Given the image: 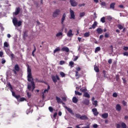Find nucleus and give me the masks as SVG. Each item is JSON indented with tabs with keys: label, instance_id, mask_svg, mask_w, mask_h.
<instances>
[{
	"label": "nucleus",
	"instance_id": "40",
	"mask_svg": "<svg viewBox=\"0 0 128 128\" xmlns=\"http://www.w3.org/2000/svg\"><path fill=\"white\" fill-rule=\"evenodd\" d=\"M86 13L84 12H80V18H82V16H84Z\"/></svg>",
	"mask_w": 128,
	"mask_h": 128
},
{
	"label": "nucleus",
	"instance_id": "49",
	"mask_svg": "<svg viewBox=\"0 0 128 128\" xmlns=\"http://www.w3.org/2000/svg\"><path fill=\"white\" fill-rule=\"evenodd\" d=\"M48 110H49L50 112H54V108L52 106H50L48 108Z\"/></svg>",
	"mask_w": 128,
	"mask_h": 128
},
{
	"label": "nucleus",
	"instance_id": "30",
	"mask_svg": "<svg viewBox=\"0 0 128 128\" xmlns=\"http://www.w3.org/2000/svg\"><path fill=\"white\" fill-rule=\"evenodd\" d=\"M52 80L54 82V84H56V82H58V80H56V76H52Z\"/></svg>",
	"mask_w": 128,
	"mask_h": 128
},
{
	"label": "nucleus",
	"instance_id": "21",
	"mask_svg": "<svg viewBox=\"0 0 128 128\" xmlns=\"http://www.w3.org/2000/svg\"><path fill=\"white\" fill-rule=\"evenodd\" d=\"M75 76H76V80H78V78H80V76H80V74H78V71H76Z\"/></svg>",
	"mask_w": 128,
	"mask_h": 128
},
{
	"label": "nucleus",
	"instance_id": "25",
	"mask_svg": "<svg viewBox=\"0 0 128 128\" xmlns=\"http://www.w3.org/2000/svg\"><path fill=\"white\" fill-rule=\"evenodd\" d=\"M83 96H84V98H90V94H88L87 92H84Z\"/></svg>",
	"mask_w": 128,
	"mask_h": 128
},
{
	"label": "nucleus",
	"instance_id": "62",
	"mask_svg": "<svg viewBox=\"0 0 128 128\" xmlns=\"http://www.w3.org/2000/svg\"><path fill=\"white\" fill-rule=\"evenodd\" d=\"M124 56H128V52H124L123 53Z\"/></svg>",
	"mask_w": 128,
	"mask_h": 128
},
{
	"label": "nucleus",
	"instance_id": "2",
	"mask_svg": "<svg viewBox=\"0 0 128 128\" xmlns=\"http://www.w3.org/2000/svg\"><path fill=\"white\" fill-rule=\"evenodd\" d=\"M12 22H13V24L14 26H16H16H22V21L21 20H18V19L16 18H12Z\"/></svg>",
	"mask_w": 128,
	"mask_h": 128
},
{
	"label": "nucleus",
	"instance_id": "46",
	"mask_svg": "<svg viewBox=\"0 0 128 128\" xmlns=\"http://www.w3.org/2000/svg\"><path fill=\"white\" fill-rule=\"evenodd\" d=\"M75 94L76 96H82V94L78 91H75Z\"/></svg>",
	"mask_w": 128,
	"mask_h": 128
},
{
	"label": "nucleus",
	"instance_id": "48",
	"mask_svg": "<svg viewBox=\"0 0 128 128\" xmlns=\"http://www.w3.org/2000/svg\"><path fill=\"white\" fill-rule=\"evenodd\" d=\"M66 64V62L64 60H60V66H62V64Z\"/></svg>",
	"mask_w": 128,
	"mask_h": 128
},
{
	"label": "nucleus",
	"instance_id": "61",
	"mask_svg": "<svg viewBox=\"0 0 128 128\" xmlns=\"http://www.w3.org/2000/svg\"><path fill=\"white\" fill-rule=\"evenodd\" d=\"M124 50H128V46H124L123 48Z\"/></svg>",
	"mask_w": 128,
	"mask_h": 128
},
{
	"label": "nucleus",
	"instance_id": "24",
	"mask_svg": "<svg viewBox=\"0 0 128 128\" xmlns=\"http://www.w3.org/2000/svg\"><path fill=\"white\" fill-rule=\"evenodd\" d=\"M72 102H74V104H76V102H78V98H76V97L74 96L72 98Z\"/></svg>",
	"mask_w": 128,
	"mask_h": 128
},
{
	"label": "nucleus",
	"instance_id": "56",
	"mask_svg": "<svg viewBox=\"0 0 128 128\" xmlns=\"http://www.w3.org/2000/svg\"><path fill=\"white\" fill-rule=\"evenodd\" d=\"M36 88V86L34 84V82H32V90H34Z\"/></svg>",
	"mask_w": 128,
	"mask_h": 128
},
{
	"label": "nucleus",
	"instance_id": "42",
	"mask_svg": "<svg viewBox=\"0 0 128 128\" xmlns=\"http://www.w3.org/2000/svg\"><path fill=\"white\" fill-rule=\"evenodd\" d=\"M104 37H105L106 38H110V33H108V32L105 33V34H104Z\"/></svg>",
	"mask_w": 128,
	"mask_h": 128
},
{
	"label": "nucleus",
	"instance_id": "17",
	"mask_svg": "<svg viewBox=\"0 0 128 128\" xmlns=\"http://www.w3.org/2000/svg\"><path fill=\"white\" fill-rule=\"evenodd\" d=\"M82 120H88V116L86 115H82L81 116L80 119Z\"/></svg>",
	"mask_w": 128,
	"mask_h": 128
},
{
	"label": "nucleus",
	"instance_id": "26",
	"mask_svg": "<svg viewBox=\"0 0 128 128\" xmlns=\"http://www.w3.org/2000/svg\"><path fill=\"white\" fill-rule=\"evenodd\" d=\"M9 88H10V91L11 92H14V88H12V84H10V82L8 83V84Z\"/></svg>",
	"mask_w": 128,
	"mask_h": 128
},
{
	"label": "nucleus",
	"instance_id": "4",
	"mask_svg": "<svg viewBox=\"0 0 128 128\" xmlns=\"http://www.w3.org/2000/svg\"><path fill=\"white\" fill-rule=\"evenodd\" d=\"M60 9H56L53 12V18H56L58 16H60Z\"/></svg>",
	"mask_w": 128,
	"mask_h": 128
},
{
	"label": "nucleus",
	"instance_id": "35",
	"mask_svg": "<svg viewBox=\"0 0 128 128\" xmlns=\"http://www.w3.org/2000/svg\"><path fill=\"white\" fill-rule=\"evenodd\" d=\"M69 64H70V68H74V62L70 61V62H69Z\"/></svg>",
	"mask_w": 128,
	"mask_h": 128
},
{
	"label": "nucleus",
	"instance_id": "23",
	"mask_svg": "<svg viewBox=\"0 0 128 128\" xmlns=\"http://www.w3.org/2000/svg\"><path fill=\"white\" fill-rule=\"evenodd\" d=\"M102 116L103 118H108V114L104 113L102 114Z\"/></svg>",
	"mask_w": 128,
	"mask_h": 128
},
{
	"label": "nucleus",
	"instance_id": "7",
	"mask_svg": "<svg viewBox=\"0 0 128 128\" xmlns=\"http://www.w3.org/2000/svg\"><path fill=\"white\" fill-rule=\"evenodd\" d=\"M50 88V85H48V88L47 89H45L44 90V92L42 93V100L44 99V94H46V92H48V90Z\"/></svg>",
	"mask_w": 128,
	"mask_h": 128
},
{
	"label": "nucleus",
	"instance_id": "5",
	"mask_svg": "<svg viewBox=\"0 0 128 128\" xmlns=\"http://www.w3.org/2000/svg\"><path fill=\"white\" fill-rule=\"evenodd\" d=\"M6 53L9 56H11L12 60H14V54H12V52L10 49L6 50Z\"/></svg>",
	"mask_w": 128,
	"mask_h": 128
},
{
	"label": "nucleus",
	"instance_id": "27",
	"mask_svg": "<svg viewBox=\"0 0 128 128\" xmlns=\"http://www.w3.org/2000/svg\"><path fill=\"white\" fill-rule=\"evenodd\" d=\"M28 30H26L24 32L23 38H26L28 37Z\"/></svg>",
	"mask_w": 128,
	"mask_h": 128
},
{
	"label": "nucleus",
	"instance_id": "44",
	"mask_svg": "<svg viewBox=\"0 0 128 128\" xmlns=\"http://www.w3.org/2000/svg\"><path fill=\"white\" fill-rule=\"evenodd\" d=\"M100 20L102 22L104 23L106 22V18L104 17H102L101 18Z\"/></svg>",
	"mask_w": 128,
	"mask_h": 128
},
{
	"label": "nucleus",
	"instance_id": "55",
	"mask_svg": "<svg viewBox=\"0 0 128 128\" xmlns=\"http://www.w3.org/2000/svg\"><path fill=\"white\" fill-rule=\"evenodd\" d=\"M86 6V4L84 3L78 4L79 8H82V6Z\"/></svg>",
	"mask_w": 128,
	"mask_h": 128
},
{
	"label": "nucleus",
	"instance_id": "33",
	"mask_svg": "<svg viewBox=\"0 0 128 128\" xmlns=\"http://www.w3.org/2000/svg\"><path fill=\"white\" fill-rule=\"evenodd\" d=\"M90 36V32H86L84 34V38H88Z\"/></svg>",
	"mask_w": 128,
	"mask_h": 128
},
{
	"label": "nucleus",
	"instance_id": "29",
	"mask_svg": "<svg viewBox=\"0 0 128 128\" xmlns=\"http://www.w3.org/2000/svg\"><path fill=\"white\" fill-rule=\"evenodd\" d=\"M60 47H57L54 51V54H56V52H60Z\"/></svg>",
	"mask_w": 128,
	"mask_h": 128
},
{
	"label": "nucleus",
	"instance_id": "20",
	"mask_svg": "<svg viewBox=\"0 0 128 128\" xmlns=\"http://www.w3.org/2000/svg\"><path fill=\"white\" fill-rule=\"evenodd\" d=\"M104 76L105 78H108V72L106 71V70H103Z\"/></svg>",
	"mask_w": 128,
	"mask_h": 128
},
{
	"label": "nucleus",
	"instance_id": "18",
	"mask_svg": "<svg viewBox=\"0 0 128 128\" xmlns=\"http://www.w3.org/2000/svg\"><path fill=\"white\" fill-rule=\"evenodd\" d=\"M116 6V3L115 2H112L110 4V8L111 10H114V6Z\"/></svg>",
	"mask_w": 128,
	"mask_h": 128
},
{
	"label": "nucleus",
	"instance_id": "28",
	"mask_svg": "<svg viewBox=\"0 0 128 128\" xmlns=\"http://www.w3.org/2000/svg\"><path fill=\"white\" fill-rule=\"evenodd\" d=\"M96 26H98V22H94L92 25V28H96Z\"/></svg>",
	"mask_w": 128,
	"mask_h": 128
},
{
	"label": "nucleus",
	"instance_id": "14",
	"mask_svg": "<svg viewBox=\"0 0 128 128\" xmlns=\"http://www.w3.org/2000/svg\"><path fill=\"white\" fill-rule=\"evenodd\" d=\"M20 7L16 8V10L14 13L15 16H18V14H20Z\"/></svg>",
	"mask_w": 128,
	"mask_h": 128
},
{
	"label": "nucleus",
	"instance_id": "39",
	"mask_svg": "<svg viewBox=\"0 0 128 128\" xmlns=\"http://www.w3.org/2000/svg\"><path fill=\"white\" fill-rule=\"evenodd\" d=\"M15 98H16V100L18 102H20V95H16L15 96Z\"/></svg>",
	"mask_w": 128,
	"mask_h": 128
},
{
	"label": "nucleus",
	"instance_id": "15",
	"mask_svg": "<svg viewBox=\"0 0 128 128\" xmlns=\"http://www.w3.org/2000/svg\"><path fill=\"white\" fill-rule=\"evenodd\" d=\"M65 108H66L70 114H74V112H72V110L70 108H69L68 106H65Z\"/></svg>",
	"mask_w": 128,
	"mask_h": 128
},
{
	"label": "nucleus",
	"instance_id": "50",
	"mask_svg": "<svg viewBox=\"0 0 128 128\" xmlns=\"http://www.w3.org/2000/svg\"><path fill=\"white\" fill-rule=\"evenodd\" d=\"M107 20H112V17L111 16H107Z\"/></svg>",
	"mask_w": 128,
	"mask_h": 128
},
{
	"label": "nucleus",
	"instance_id": "64",
	"mask_svg": "<svg viewBox=\"0 0 128 128\" xmlns=\"http://www.w3.org/2000/svg\"><path fill=\"white\" fill-rule=\"evenodd\" d=\"M98 126L96 124H94L93 125V128H98Z\"/></svg>",
	"mask_w": 128,
	"mask_h": 128
},
{
	"label": "nucleus",
	"instance_id": "3",
	"mask_svg": "<svg viewBox=\"0 0 128 128\" xmlns=\"http://www.w3.org/2000/svg\"><path fill=\"white\" fill-rule=\"evenodd\" d=\"M12 70L14 74H18V72H20V66H18V64H16L14 66V69H13Z\"/></svg>",
	"mask_w": 128,
	"mask_h": 128
},
{
	"label": "nucleus",
	"instance_id": "38",
	"mask_svg": "<svg viewBox=\"0 0 128 128\" xmlns=\"http://www.w3.org/2000/svg\"><path fill=\"white\" fill-rule=\"evenodd\" d=\"M62 36V32H59L56 34L57 38H59V36Z\"/></svg>",
	"mask_w": 128,
	"mask_h": 128
},
{
	"label": "nucleus",
	"instance_id": "12",
	"mask_svg": "<svg viewBox=\"0 0 128 128\" xmlns=\"http://www.w3.org/2000/svg\"><path fill=\"white\" fill-rule=\"evenodd\" d=\"M116 110H117L118 112H120V110H122V106H120V104H117L116 106Z\"/></svg>",
	"mask_w": 128,
	"mask_h": 128
},
{
	"label": "nucleus",
	"instance_id": "43",
	"mask_svg": "<svg viewBox=\"0 0 128 128\" xmlns=\"http://www.w3.org/2000/svg\"><path fill=\"white\" fill-rule=\"evenodd\" d=\"M60 76H61L62 78H64L66 76V74L64 72H60Z\"/></svg>",
	"mask_w": 128,
	"mask_h": 128
},
{
	"label": "nucleus",
	"instance_id": "13",
	"mask_svg": "<svg viewBox=\"0 0 128 128\" xmlns=\"http://www.w3.org/2000/svg\"><path fill=\"white\" fill-rule=\"evenodd\" d=\"M61 50L62 52H70V48H68V47L62 48Z\"/></svg>",
	"mask_w": 128,
	"mask_h": 128
},
{
	"label": "nucleus",
	"instance_id": "31",
	"mask_svg": "<svg viewBox=\"0 0 128 128\" xmlns=\"http://www.w3.org/2000/svg\"><path fill=\"white\" fill-rule=\"evenodd\" d=\"M75 116L76 118H78L79 120H80V118L82 116L80 114H75Z\"/></svg>",
	"mask_w": 128,
	"mask_h": 128
},
{
	"label": "nucleus",
	"instance_id": "60",
	"mask_svg": "<svg viewBox=\"0 0 128 128\" xmlns=\"http://www.w3.org/2000/svg\"><path fill=\"white\" fill-rule=\"evenodd\" d=\"M62 100H64V102H66V98L62 97Z\"/></svg>",
	"mask_w": 128,
	"mask_h": 128
},
{
	"label": "nucleus",
	"instance_id": "52",
	"mask_svg": "<svg viewBox=\"0 0 128 128\" xmlns=\"http://www.w3.org/2000/svg\"><path fill=\"white\" fill-rule=\"evenodd\" d=\"M24 100H26L24 98H21L19 99V102H24Z\"/></svg>",
	"mask_w": 128,
	"mask_h": 128
},
{
	"label": "nucleus",
	"instance_id": "1",
	"mask_svg": "<svg viewBox=\"0 0 128 128\" xmlns=\"http://www.w3.org/2000/svg\"><path fill=\"white\" fill-rule=\"evenodd\" d=\"M28 80L30 82H28V90H32V70L30 68V66L28 67Z\"/></svg>",
	"mask_w": 128,
	"mask_h": 128
},
{
	"label": "nucleus",
	"instance_id": "54",
	"mask_svg": "<svg viewBox=\"0 0 128 128\" xmlns=\"http://www.w3.org/2000/svg\"><path fill=\"white\" fill-rule=\"evenodd\" d=\"M101 6H106V4L104 2H102L101 3Z\"/></svg>",
	"mask_w": 128,
	"mask_h": 128
},
{
	"label": "nucleus",
	"instance_id": "9",
	"mask_svg": "<svg viewBox=\"0 0 128 128\" xmlns=\"http://www.w3.org/2000/svg\"><path fill=\"white\" fill-rule=\"evenodd\" d=\"M66 13H64L61 19L62 24H64V20H66Z\"/></svg>",
	"mask_w": 128,
	"mask_h": 128
},
{
	"label": "nucleus",
	"instance_id": "58",
	"mask_svg": "<svg viewBox=\"0 0 128 128\" xmlns=\"http://www.w3.org/2000/svg\"><path fill=\"white\" fill-rule=\"evenodd\" d=\"M116 80L117 81L118 80H120V76H118V74L116 75Z\"/></svg>",
	"mask_w": 128,
	"mask_h": 128
},
{
	"label": "nucleus",
	"instance_id": "34",
	"mask_svg": "<svg viewBox=\"0 0 128 128\" xmlns=\"http://www.w3.org/2000/svg\"><path fill=\"white\" fill-rule=\"evenodd\" d=\"M94 70L96 72H100V69L98 68V66H94Z\"/></svg>",
	"mask_w": 128,
	"mask_h": 128
},
{
	"label": "nucleus",
	"instance_id": "63",
	"mask_svg": "<svg viewBox=\"0 0 128 128\" xmlns=\"http://www.w3.org/2000/svg\"><path fill=\"white\" fill-rule=\"evenodd\" d=\"M116 128H120V124H116Z\"/></svg>",
	"mask_w": 128,
	"mask_h": 128
},
{
	"label": "nucleus",
	"instance_id": "16",
	"mask_svg": "<svg viewBox=\"0 0 128 128\" xmlns=\"http://www.w3.org/2000/svg\"><path fill=\"white\" fill-rule=\"evenodd\" d=\"M83 104H85L86 106H88V104H90V100L88 99H85L84 100Z\"/></svg>",
	"mask_w": 128,
	"mask_h": 128
},
{
	"label": "nucleus",
	"instance_id": "6",
	"mask_svg": "<svg viewBox=\"0 0 128 128\" xmlns=\"http://www.w3.org/2000/svg\"><path fill=\"white\" fill-rule=\"evenodd\" d=\"M70 20H74L76 18V15H74V12L70 8Z\"/></svg>",
	"mask_w": 128,
	"mask_h": 128
},
{
	"label": "nucleus",
	"instance_id": "47",
	"mask_svg": "<svg viewBox=\"0 0 128 128\" xmlns=\"http://www.w3.org/2000/svg\"><path fill=\"white\" fill-rule=\"evenodd\" d=\"M27 96H28V98H30L32 97V94H30V92H27Z\"/></svg>",
	"mask_w": 128,
	"mask_h": 128
},
{
	"label": "nucleus",
	"instance_id": "37",
	"mask_svg": "<svg viewBox=\"0 0 128 128\" xmlns=\"http://www.w3.org/2000/svg\"><path fill=\"white\" fill-rule=\"evenodd\" d=\"M121 126L122 128H126V124L124 122L122 123Z\"/></svg>",
	"mask_w": 128,
	"mask_h": 128
},
{
	"label": "nucleus",
	"instance_id": "11",
	"mask_svg": "<svg viewBox=\"0 0 128 128\" xmlns=\"http://www.w3.org/2000/svg\"><path fill=\"white\" fill-rule=\"evenodd\" d=\"M67 36L68 38H72V36H73L74 34H72V30L70 29L67 33Z\"/></svg>",
	"mask_w": 128,
	"mask_h": 128
},
{
	"label": "nucleus",
	"instance_id": "41",
	"mask_svg": "<svg viewBox=\"0 0 128 128\" xmlns=\"http://www.w3.org/2000/svg\"><path fill=\"white\" fill-rule=\"evenodd\" d=\"M117 26L119 28V30H122V28H124V27L120 24H118Z\"/></svg>",
	"mask_w": 128,
	"mask_h": 128
},
{
	"label": "nucleus",
	"instance_id": "59",
	"mask_svg": "<svg viewBox=\"0 0 128 128\" xmlns=\"http://www.w3.org/2000/svg\"><path fill=\"white\" fill-rule=\"evenodd\" d=\"M122 104L123 106H126V102L124 100H123L122 102Z\"/></svg>",
	"mask_w": 128,
	"mask_h": 128
},
{
	"label": "nucleus",
	"instance_id": "19",
	"mask_svg": "<svg viewBox=\"0 0 128 128\" xmlns=\"http://www.w3.org/2000/svg\"><path fill=\"white\" fill-rule=\"evenodd\" d=\"M96 32L98 34H102L104 30L100 28H98L96 29Z\"/></svg>",
	"mask_w": 128,
	"mask_h": 128
},
{
	"label": "nucleus",
	"instance_id": "45",
	"mask_svg": "<svg viewBox=\"0 0 128 128\" xmlns=\"http://www.w3.org/2000/svg\"><path fill=\"white\" fill-rule=\"evenodd\" d=\"M92 104L94 106H98V102L96 100L94 101Z\"/></svg>",
	"mask_w": 128,
	"mask_h": 128
},
{
	"label": "nucleus",
	"instance_id": "51",
	"mask_svg": "<svg viewBox=\"0 0 128 128\" xmlns=\"http://www.w3.org/2000/svg\"><path fill=\"white\" fill-rule=\"evenodd\" d=\"M112 96L114 98H118V94H116V92L113 93Z\"/></svg>",
	"mask_w": 128,
	"mask_h": 128
},
{
	"label": "nucleus",
	"instance_id": "36",
	"mask_svg": "<svg viewBox=\"0 0 128 128\" xmlns=\"http://www.w3.org/2000/svg\"><path fill=\"white\" fill-rule=\"evenodd\" d=\"M4 46L5 48H8L10 44H8V42H4Z\"/></svg>",
	"mask_w": 128,
	"mask_h": 128
},
{
	"label": "nucleus",
	"instance_id": "32",
	"mask_svg": "<svg viewBox=\"0 0 128 128\" xmlns=\"http://www.w3.org/2000/svg\"><path fill=\"white\" fill-rule=\"evenodd\" d=\"M100 47L98 46L96 48H95V51H94L95 54H96V52H100Z\"/></svg>",
	"mask_w": 128,
	"mask_h": 128
},
{
	"label": "nucleus",
	"instance_id": "22",
	"mask_svg": "<svg viewBox=\"0 0 128 128\" xmlns=\"http://www.w3.org/2000/svg\"><path fill=\"white\" fill-rule=\"evenodd\" d=\"M56 100H57L58 104H60L61 102H62V99H60V97L56 96Z\"/></svg>",
	"mask_w": 128,
	"mask_h": 128
},
{
	"label": "nucleus",
	"instance_id": "8",
	"mask_svg": "<svg viewBox=\"0 0 128 128\" xmlns=\"http://www.w3.org/2000/svg\"><path fill=\"white\" fill-rule=\"evenodd\" d=\"M70 4L72 6H78V2L74 0H70Z\"/></svg>",
	"mask_w": 128,
	"mask_h": 128
},
{
	"label": "nucleus",
	"instance_id": "10",
	"mask_svg": "<svg viewBox=\"0 0 128 128\" xmlns=\"http://www.w3.org/2000/svg\"><path fill=\"white\" fill-rule=\"evenodd\" d=\"M92 112L94 116H98V109H96V108H94L93 109H92Z\"/></svg>",
	"mask_w": 128,
	"mask_h": 128
},
{
	"label": "nucleus",
	"instance_id": "57",
	"mask_svg": "<svg viewBox=\"0 0 128 128\" xmlns=\"http://www.w3.org/2000/svg\"><path fill=\"white\" fill-rule=\"evenodd\" d=\"M11 92L12 93V96H14V98H15L16 96V92H14V91H12V92Z\"/></svg>",
	"mask_w": 128,
	"mask_h": 128
},
{
	"label": "nucleus",
	"instance_id": "53",
	"mask_svg": "<svg viewBox=\"0 0 128 128\" xmlns=\"http://www.w3.org/2000/svg\"><path fill=\"white\" fill-rule=\"evenodd\" d=\"M36 50V46H34V50L32 51V56H34V52Z\"/></svg>",
	"mask_w": 128,
	"mask_h": 128
}]
</instances>
